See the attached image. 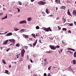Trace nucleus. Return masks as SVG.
I'll return each mask as SVG.
<instances>
[{
    "label": "nucleus",
    "mask_w": 76,
    "mask_h": 76,
    "mask_svg": "<svg viewBox=\"0 0 76 76\" xmlns=\"http://www.w3.org/2000/svg\"><path fill=\"white\" fill-rule=\"evenodd\" d=\"M9 41H10L11 42H12V44H10V45H14L15 43V40L14 39H10Z\"/></svg>",
    "instance_id": "obj_1"
},
{
    "label": "nucleus",
    "mask_w": 76,
    "mask_h": 76,
    "mask_svg": "<svg viewBox=\"0 0 76 76\" xmlns=\"http://www.w3.org/2000/svg\"><path fill=\"white\" fill-rule=\"evenodd\" d=\"M26 51L24 49H22L21 51V56L22 57H24V53H25Z\"/></svg>",
    "instance_id": "obj_2"
},
{
    "label": "nucleus",
    "mask_w": 76,
    "mask_h": 76,
    "mask_svg": "<svg viewBox=\"0 0 76 76\" xmlns=\"http://www.w3.org/2000/svg\"><path fill=\"white\" fill-rule=\"evenodd\" d=\"M44 30L45 31H52V30L51 29L50 27H49L48 28H44Z\"/></svg>",
    "instance_id": "obj_3"
},
{
    "label": "nucleus",
    "mask_w": 76,
    "mask_h": 76,
    "mask_svg": "<svg viewBox=\"0 0 76 76\" xmlns=\"http://www.w3.org/2000/svg\"><path fill=\"white\" fill-rule=\"evenodd\" d=\"M38 4L39 5H44L45 4L46 2H43V1H40L38 2Z\"/></svg>",
    "instance_id": "obj_4"
},
{
    "label": "nucleus",
    "mask_w": 76,
    "mask_h": 76,
    "mask_svg": "<svg viewBox=\"0 0 76 76\" xmlns=\"http://www.w3.org/2000/svg\"><path fill=\"white\" fill-rule=\"evenodd\" d=\"M49 48L51 49V50H56V47L53 45H49Z\"/></svg>",
    "instance_id": "obj_5"
},
{
    "label": "nucleus",
    "mask_w": 76,
    "mask_h": 76,
    "mask_svg": "<svg viewBox=\"0 0 76 76\" xmlns=\"http://www.w3.org/2000/svg\"><path fill=\"white\" fill-rule=\"evenodd\" d=\"M26 24V20H24L23 21H22L21 22H20L19 24Z\"/></svg>",
    "instance_id": "obj_6"
},
{
    "label": "nucleus",
    "mask_w": 76,
    "mask_h": 76,
    "mask_svg": "<svg viewBox=\"0 0 76 76\" xmlns=\"http://www.w3.org/2000/svg\"><path fill=\"white\" fill-rule=\"evenodd\" d=\"M67 13V14L69 16H71V17H72V15L71 14H70L69 9L68 10Z\"/></svg>",
    "instance_id": "obj_7"
},
{
    "label": "nucleus",
    "mask_w": 76,
    "mask_h": 76,
    "mask_svg": "<svg viewBox=\"0 0 76 76\" xmlns=\"http://www.w3.org/2000/svg\"><path fill=\"white\" fill-rule=\"evenodd\" d=\"M72 13L73 15H75V16H76V10H73Z\"/></svg>",
    "instance_id": "obj_8"
},
{
    "label": "nucleus",
    "mask_w": 76,
    "mask_h": 76,
    "mask_svg": "<svg viewBox=\"0 0 76 76\" xmlns=\"http://www.w3.org/2000/svg\"><path fill=\"white\" fill-rule=\"evenodd\" d=\"M23 37L25 38L26 39H28V38L29 36L28 35H26V34H23Z\"/></svg>",
    "instance_id": "obj_9"
},
{
    "label": "nucleus",
    "mask_w": 76,
    "mask_h": 76,
    "mask_svg": "<svg viewBox=\"0 0 76 76\" xmlns=\"http://www.w3.org/2000/svg\"><path fill=\"white\" fill-rule=\"evenodd\" d=\"M12 32L8 33L7 34H6L7 36H9L12 35Z\"/></svg>",
    "instance_id": "obj_10"
},
{
    "label": "nucleus",
    "mask_w": 76,
    "mask_h": 76,
    "mask_svg": "<svg viewBox=\"0 0 76 76\" xmlns=\"http://www.w3.org/2000/svg\"><path fill=\"white\" fill-rule=\"evenodd\" d=\"M66 9V7L65 6H61L60 7L61 9H63L64 10H65V9Z\"/></svg>",
    "instance_id": "obj_11"
},
{
    "label": "nucleus",
    "mask_w": 76,
    "mask_h": 76,
    "mask_svg": "<svg viewBox=\"0 0 76 76\" xmlns=\"http://www.w3.org/2000/svg\"><path fill=\"white\" fill-rule=\"evenodd\" d=\"M66 52H67V53H66L67 54H68V53H70V54H72H72H73V52H71V51H67Z\"/></svg>",
    "instance_id": "obj_12"
},
{
    "label": "nucleus",
    "mask_w": 76,
    "mask_h": 76,
    "mask_svg": "<svg viewBox=\"0 0 76 76\" xmlns=\"http://www.w3.org/2000/svg\"><path fill=\"white\" fill-rule=\"evenodd\" d=\"M8 41H9L8 40H6V41H4L3 43L5 45L7 44Z\"/></svg>",
    "instance_id": "obj_13"
},
{
    "label": "nucleus",
    "mask_w": 76,
    "mask_h": 76,
    "mask_svg": "<svg viewBox=\"0 0 76 76\" xmlns=\"http://www.w3.org/2000/svg\"><path fill=\"white\" fill-rule=\"evenodd\" d=\"M45 12L46 13H47L48 14L50 13V12L49 11H48V8L46 9Z\"/></svg>",
    "instance_id": "obj_14"
},
{
    "label": "nucleus",
    "mask_w": 76,
    "mask_h": 76,
    "mask_svg": "<svg viewBox=\"0 0 76 76\" xmlns=\"http://www.w3.org/2000/svg\"><path fill=\"white\" fill-rule=\"evenodd\" d=\"M37 39L36 40V41L33 44V45L34 46H35V45H36V44H37Z\"/></svg>",
    "instance_id": "obj_15"
},
{
    "label": "nucleus",
    "mask_w": 76,
    "mask_h": 76,
    "mask_svg": "<svg viewBox=\"0 0 76 76\" xmlns=\"http://www.w3.org/2000/svg\"><path fill=\"white\" fill-rule=\"evenodd\" d=\"M5 73L6 74H8V75L10 74V73H8V70H5Z\"/></svg>",
    "instance_id": "obj_16"
},
{
    "label": "nucleus",
    "mask_w": 76,
    "mask_h": 76,
    "mask_svg": "<svg viewBox=\"0 0 76 76\" xmlns=\"http://www.w3.org/2000/svg\"><path fill=\"white\" fill-rule=\"evenodd\" d=\"M25 31V29H23L21 30L20 31V33H23Z\"/></svg>",
    "instance_id": "obj_17"
},
{
    "label": "nucleus",
    "mask_w": 76,
    "mask_h": 76,
    "mask_svg": "<svg viewBox=\"0 0 76 76\" xmlns=\"http://www.w3.org/2000/svg\"><path fill=\"white\" fill-rule=\"evenodd\" d=\"M7 15H6V16L4 17L3 18H2V20H3L4 19H7Z\"/></svg>",
    "instance_id": "obj_18"
},
{
    "label": "nucleus",
    "mask_w": 76,
    "mask_h": 76,
    "mask_svg": "<svg viewBox=\"0 0 76 76\" xmlns=\"http://www.w3.org/2000/svg\"><path fill=\"white\" fill-rule=\"evenodd\" d=\"M32 19V18H31V17H29V18H28L27 19V20L28 21H31V19Z\"/></svg>",
    "instance_id": "obj_19"
},
{
    "label": "nucleus",
    "mask_w": 76,
    "mask_h": 76,
    "mask_svg": "<svg viewBox=\"0 0 76 76\" xmlns=\"http://www.w3.org/2000/svg\"><path fill=\"white\" fill-rule=\"evenodd\" d=\"M31 36H32L34 38H36V36H35V34H31Z\"/></svg>",
    "instance_id": "obj_20"
},
{
    "label": "nucleus",
    "mask_w": 76,
    "mask_h": 76,
    "mask_svg": "<svg viewBox=\"0 0 76 76\" xmlns=\"http://www.w3.org/2000/svg\"><path fill=\"white\" fill-rule=\"evenodd\" d=\"M72 62H73V64H76V61L75 60H72Z\"/></svg>",
    "instance_id": "obj_21"
},
{
    "label": "nucleus",
    "mask_w": 76,
    "mask_h": 76,
    "mask_svg": "<svg viewBox=\"0 0 76 76\" xmlns=\"http://www.w3.org/2000/svg\"><path fill=\"white\" fill-rule=\"evenodd\" d=\"M20 46V45L19 43H17L16 44V45H15V46L16 47H19Z\"/></svg>",
    "instance_id": "obj_22"
},
{
    "label": "nucleus",
    "mask_w": 76,
    "mask_h": 76,
    "mask_svg": "<svg viewBox=\"0 0 76 76\" xmlns=\"http://www.w3.org/2000/svg\"><path fill=\"white\" fill-rule=\"evenodd\" d=\"M47 59H44V61L45 62V64H48V62H47V61H46Z\"/></svg>",
    "instance_id": "obj_23"
},
{
    "label": "nucleus",
    "mask_w": 76,
    "mask_h": 76,
    "mask_svg": "<svg viewBox=\"0 0 76 76\" xmlns=\"http://www.w3.org/2000/svg\"><path fill=\"white\" fill-rule=\"evenodd\" d=\"M56 47V48L57 49H58L59 48H60V46L59 45H57L56 46V47Z\"/></svg>",
    "instance_id": "obj_24"
},
{
    "label": "nucleus",
    "mask_w": 76,
    "mask_h": 76,
    "mask_svg": "<svg viewBox=\"0 0 76 76\" xmlns=\"http://www.w3.org/2000/svg\"><path fill=\"white\" fill-rule=\"evenodd\" d=\"M68 24H69V26H73V24L72 23L70 24H69V23H68Z\"/></svg>",
    "instance_id": "obj_25"
},
{
    "label": "nucleus",
    "mask_w": 76,
    "mask_h": 76,
    "mask_svg": "<svg viewBox=\"0 0 76 76\" xmlns=\"http://www.w3.org/2000/svg\"><path fill=\"white\" fill-rule=\"evenodd\" d=\"M2 63H3L4 64H6V61H5V60L4 59H2Z\"/></svg>",
    "instance_id": "obj_26"
},
{
    "label": "nucleus",
    "mask_w": 76,
    "mask_h": 76,
    "mask_svg": "<svg viewBox=\"0 0 76 76\" xmlns=\"http://www.w3.org/2000/svg\"><path fill=\"white\" fill-rule=\"evenodd\" d=\"M74 57L75 58L76 57V51L74 53Z\"/></svg>",
    "instance_id": "obj_27"
},
{
    "label": "nucleus",
    "mask_w": 76,
    "mask_h": 76,
    "mask_svg": "<svg viewBox=\"0 0 76 76\" xmlns=\"http://www.w3.org/2000/svg\"><path fill=\"white\" fill-rule=\"evenodd\" d=\"M67 30V29H66V28H62V30H63L64 31H66Z\"/></svg>",
    "instance_id": "obj_28"
},
{
    "label": "nucleus",
    "mask_w": 76,
    "mask_h": 76,
    "mask_svg": "<svg viewBox=\"0 0 76 76\" xmlns=\"http://www.w3.org/2000/svg\"><path fill=\"white\" fill-rule=\"evenodd\" d=\"M10 48H8L7 49H6V51L8 52L9 51H10Z\"/></svg>",
    "instance_id": "obj_29"
},
{
    "label": "nucleus",
    "mask_w": 76,
    "mask_h": 76,
    "mask_svg": "<svg viewBox=\"0 0 76 76\" xmlns=\"http://www.w3.org/2000/svg\"><path fill=\"white\" fill-rule=\"evenodd\" d=\"M58 30H59V31H60L61 30V27H60V26H58Z\"/></svg>",
    "instance_id": "obj_30"
},
{
    "label": "nucleus",
    "mask_w": 76,
    "mask_h": 76,
    "mask_svg": "<svg viewBox=\"0 0 76 76\" xmlns=\"http://www.w3.org/2000/svg\"><path fill=\"white\" fill-rule=\"evenodd\" d=\"M23 58H20V60H19V61L21 62L23 61Z\"/></svg>",
    "instance_id": "obj_31"
},
{
    "label": "nucleus",
    "mask_w": 76,
    "mask_h": 76,
    "mask_svg": "<svg viewBox=\"0 0 76 76\" xmlns=\"http://www.w3.org/2000/svg\"><path fill=\"white\" fill-rule=\"evenodd\" d=\"M18 3L20 5H22V2H20V1H18Z\"/></svg>",
    "instance_id": "obj_32"
},
{
    "label": "nucleus",
    "mask_w": 76,
    "mask_h": 76,
    "mask_svg": "<svg viewBox=\"0 0 76 76\" xmlns=\"http://www.w3.org/2000/svg\"><path fill=\"white\" fill-rule=\"evenodd\" d=\"M28 47L27 46H24V49H25L26 50H27Z\"/></svg>",
    "instance_id": "obj_33"
},
{
    "label": "nucleus",
    "mask_w": 76,
    "mask_h": 76,
    "mask_svg": "<svg viewBox=\"0 0 76 76\" xmlns=\"http://www.w3.org/2000/svg\"><path fill=\"white\" fill-rule=\"evenodd\" d=\"M63 19H64L63 23H64L66 22V19L64 18H63Z\"/></svg>",
    "instance_id": "obj_34"
},
{
    "label": "nucleus",
    "mask_w": 76,
    "mask_h": 76,
    "mask_svg": "<svg viewBox=\"0 0 76 76\" xmlns=\"http://www.w3.org/2000/svg\"><path fill=\"white\" fill-rule=\"evenodd\" d=\"M17 58H18L20 56V54L17 55H16Z\"/></svg>",
    "instance_id": "obj_35"
},
{
    "label": "nucleus",
    "mask_w": 76,
    "mask_h": 76,
    "mask_svg": "<svg viewBox=\"0 0 76 76\" xmlns=\"http://www.w3.org/2000/svg\"><path fill=\"white\" fill-rule=\"evenodd\" d=\"M30 64H28V70H30Z\"/></svg>",
    "instance_id": "obj_36"
},
{
    "label": "nucleus",
    "mask_w": 76,
    "mask_h": 76,
    "mask_svg": "<svg viewBox=\"0 0 76 76\" xmlns=\"http://www.w3.org/2000/svg\"><path fill=\"white\" fill-rule=\"evenodd\" d=\"M36 29H38L39 28V26H37L36 27Z\"/></svg>",
    "instance_id": "obj_37"
},
{
    "label": "nucleus",
    "mask_w": 76,
    "mask_h": 76,
    "mask_svg": "<svg viewBox=\"0 0 76 76\" xmlns=\"http://www.w3.org/2000/svg\"><path fill=\"white\" fill-rule=\"evenodd\" d=\"M19 29H17V28H14V30L15 31H18V30H19Z\"/></svg>",
    "instance_id": "obj_38"
},
{
    "label": "nucleus",
    "mask_w": 76,
    "mask_h": 76,
    "mask_svg": "<svg viewBox=\"0 0 76 76\" xmlns=\"http://www.w3.org/2000/svg\"><path fill=\"white\" fill-rule=\"evenodd\" d=\"M17 9L18 10V13L20 12V10L18 8H17Z\"/></svg>",
    "instance_id": "obj_39"
},
{
    "label": "nucleus",
    "mask_w": 76,
    "mask_h": 76,
    "mask_svg": "<svg viewBox=\"0 0 76 76\" xmlns=\"http://www.w3.org/2000/svg\"><path fill=\"white\" fill-rule=\"evenodd\" d=\"M67 3H69L70 4V3H71V2L70 1H66Z\"/></svg>",
    "instance_id": "obj_40"
},
{
    "label": "nucleus",
    "mask_w": 76,
    "mask_h": 76,
    "mask_svg": "<svg viewBox=\"0 0 76 76\" xmlns=\"http://www.w3.org/2000/svg\"><path fill=\"white\" fill-rule=\"evenodd\" d=\"M46 52V53H51V51H47Z\"/></svg>",
    "instance_id": "obj_41"
},
{
    "label": "nucleus",
    "mask_w": 76,
    "mask_h": 76,
    "mask_svg": "<svg viewBox=\"0 0 76 76\" xmlns=\"http://www.w3.org/2000/svg\"><path fill=\"white\" fill-rule=\"evenodd\" d=\"M55 2L56 3H57V4H58V1L57 0H56L55 1Z\"/></svg>",
    "instance_id": "obj_42"
},
{
    "label": "nucleus",
    "mask_w": 76,
    "mask_h": 76,
    "mask_svg": "<svg viewBox=\"0 0 76 76\" xmlns=\"http://www.w3.org/2000/svg\"><path fill=\"white\" fill-rule=\"evenodd\" d=\"M72 48H67V50H72Z\"/></svg>",
    "instance_id": "obj_43"
},
{
    "label": "nucleus",
    "mask_w": 76,
    "mask_h": 76,
    "mask_svg": "<svg viewBox=\"0 0 76 76\" xmlns=\"http://www.w3.org/2000/svg\"><path fill=\"white\" fill-rule=\"evenodd\" d=\"M50 75V73H49L48 74L47 76H51V75Z\"/></svg>",
    "instance_id": "obj_44"
},
{
    "label": "nucleus",
    "mask_w": 76,
    "mask_h": 76,
    "mask_svg": "<svg viewBox=\"0 0 76 76\" xmlns=\"http://www.w3.org/2000/svg\"><path fill=\"white\" fill-rule=\"evenodd\" d=\"M58 3H59V4H61V1L60 0H58Z\"/></svg>",
    "instance_id": "obj_45"
},
{
    "label": "nucleus",
    "mask_w": 76,
    "mask_h": 76,
    "mask_svg": "<svg viewBox=\"0 0 76 76\" xmlns=\"http://www.w3.org/2000/svg\"><path fill=\"white\" fill-rule=\"evenodd\" d=\"M51 67V66L49 67V68H48V70H50Z\"/></svg>",
    "instance_id": "obj_46"
},
{
    "label": "nucleus",
    "mask_w": 76,
    "mask_h": 76,
    "mask_svg": "<svg viewBox=\"0 0 76 76\" xmlns=\"http://www.w3.org/2000/svg\"><path fill=\"white\" fill-rule=\"evenodd\" d=\"M29 40L31 41H32L33 40V38H30L29 39Z\"/></svg>",
    "instance_id": "obj_47"
},
{
    "label": "nucleus",
    "mask_w": 76,
    "mask_h": 76,
    "mask_svg": "<svg viewBox=\"0 0 76 76\" xmlns=\"http://www.w3.org/2000/svg\"><path fill=\"white\" fill-rule=\"evenodd\" d=\"M38 35H39V33H37V34L36 35V37H37V36H38Z\"/></svg>",
    "instance_id": "obj_48"
},
{
    "label": "nucleus",
    "mask_w": 76,
    "mask_h": 76,
    "mask_svg": "<svg viewBox=\"0 0 76 76\" xmlns=\"http://www.w3.org/2000/svg\"><path fill=\"white\" fill-rule=\"evenodd\" d=\"M47 75L46 73H45L44 74V76H47Z\"/></svg>",
    "instance_id": "obj_49"
},
{
    "label": "nucleus",
    "mask_w": 76,
    "mask_h": 76,
    "mask_svg": "<svg viewBox=\"0 0 76 76\" xmlns=\"http://www.w3.org/2000/svg\"><path fill=\"white\" fill-rule=\"evenodd\" d=\"M1 50H2L4 48V47H1L0 48Z\"/></svg>",
    "instance_id": "obj_50"
},
{
    "label": "nucleus",
    "mask_w": 76,
    "mask_h": 76,
    "mask_svg": "<svg viewBox=\"0 0 76 76\" xmlns=\"http://www.w3.org/2000/svg\"><path fill=\"white\" fill-rule=\"evenodd\" d=\"M39 41L40 43H41L42 42H41V39H39Z\"/></svg>",
    "instance_id": "obj_51"
},
{
    "label": "nucleus",
    "mask_w": 76,
    "mask_h": 76,
    "mask_svg": "<svg viewBox=\"0 0 76 76\" xmlns=\"http://www.w3.org/2000/svg\"><path fill=\"white\" fill-rule=\"evenodd\" d=\"M68 33H71V31L70 30H69V31H68Z\"/></svg>",
    "instance_id": "obj_52"
},
{
    "label": "nucleus",
    "mask_w": 76,
    "mask_h": 76,
    "mask_svg": "<svg viewBox=\"0 0 76 76\" xmlns=\"http://www.w3.org/2000/svg\"><path fill=\"white\" fill-rule=\"evenodd\" d=\"M50 17H52V16H53V15H50L49 16Z\"/></svg>",
    "instance_id": "obj_53"
},
{
    "label": "nucleus",
    "mask_w": 76,
    "mask_h": 76,
    "mask_svg": "<svg viewBox=\"0 0 76 76\" xmlns=\"http://www.w3.org/2000/svg\"><path fill=\"white\" fill-rule=\"evenodd\" d=\"M29 58V56L28 55H27V58L28 59Z\"/></svg>",
    "instance_id": "obj_54"
},
{
    "label": "nucleus",
    "mask_w": 76,
    "mask_h": 76,
    "mask_svg": "<svg viewBox=\"0 0 76 76\" xmlns=\"http://www.w3.org/2000/svg\"><path fill=\"white\" fill-rule=\"evenodd\" d=\"M71 50H72V51H75V50L74 49H72H72Z\"/></svg>",
    "instance_id": "obj_55"
},
{
    "label": "nucleus",
    "mask_w": 76,
    "mask_h": 76,
    "mask_svg": "<svg viewBox=\"0 0 76 76\" xmlns=\"http://www.w3.org/2000/svg\"><path fill=\"white\" fill-rule=\"evenodd\" d=\"M11 65H9V68H11Z\"/></svg>",
    "instance_id": "obj_56"
},
{
    "label": "nucleus",
    "mask_w": 76,
    "mask_h": 76,
    "mask_svg": "<svg viewBox=\"0 0 76 76\" xmlns=\"http://www.w3.org/2000/svg\"><path fill=\"white\" fill-rule=\"evenodd\" d=\"M30 61H31V63H33V61H32V60L31 59V60H30Z\"/></svg>",
    "instance_id": "obj_57"
},
{
    "label": "nucleus",
    "mask_w": 76,
    "mask_h": 76,
    "mask_svg": "<svg viewBox=\"0 0 76 76\" xmlns=\"http://www.w3.org/2000/svg\"><path fill=\"white\" fill-rule=\"evenodd\" d=\"M63 50V49H61V53L62 52V51Z\"/></svg>",
    "instance_id": "obj_58"
},
{
    "label": "nucleus",
    "mask_w": 76,
    "mask_h": 76,
    "mask_svg": "<svg viewBox=\"0 0 76 76\" xmlns=\"http://www.w3.org/2000/svg\"><path fill=\"white\" fill-rule=\"evenodd\" d=\"M62 43L63 44H64V42L63 40H62Z\"/></svg>",
    "instance_id": "obj_59"
},
{
    "label": "nucleus",
    "mask_w": 76,
    "mask_h": 76,
    "mask_svg": "<svg viewBox=\"0 0 76 76\" xmlns=\"http://www.w3.org/2000/svg\"><path fill=\"white\" fill-rule=\"evenodd\" d=\"M28 6V5L25 4V6L26 7H27V6Z\"/></svg>",
    "instance_id": "obj_60"
},
{
    "label": "nucleus",
    "mask_w": 76,
    "mask_h": 76,
    "mask_svg": "<svg viewBox=\"0 0 76 76\" xmlns=\"http://www.w3.org/2000/svg\"><path fill=\"white\" fill-rule=\"evenodd\" d=\"M42 14H45V13L44 12H43H43H42Z\"/></svg>",
    "instance_id": "obj_61"
},
{
    "label": "nucleus",
    "mask_w": 76,
    "mask_h": 76,
    "mask_svg": "<svg viewBox=\"0 0 76 76\" xmlns=\"http://www.w3.org/2000/svg\"><path fill=\"white\" fill-rule=\"evenodd\" d=\"M46 15L45 14H43V16H45Z\"/></svg>",
    "instance_id": "obj_62"
},
{
    "label": "nucleus",
    "mask_w": 76,
    "mask_h": 76,
    "mask_svg": "<svg viewBox=\"0 0 76 76\" xmlns=\"http://www.w3.org/2000/svg\"><path fill=\"white\" fill-rule=\"evenodd\" d=\"M37 75L36 74H34V76H37Z\"/></svg>",
    "instance_id": "obj_63"
},
{
    "label": "nucleus",
    "mask_w": 76,
    "mask_h": 76,
    "mask_svg": "<svg viewBox=\"0 0 76 76\" xmlns=\"http://www.w3.org/2000/svg\"><path fill=\"white\" fill-rule=\"evenodd\" d=\"M74 24H75V25H76V22H74Z\"/></svg>",
    "instance_id": "obj_64"
}]
</instances>
